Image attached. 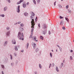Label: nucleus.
Returning a JSON list of instances; mask_svg holds the SVG:
<instances>
[{
  "label": "nucleus",
  "instance_id": "f257e3e1",
  "mask_svg": "<svg viewBox=\"0 0 74 74\" xmlns=\"http://www.w3.org/2000/svg\"><path fill=\"white\" fill-rule=\"evenodd\" d=\"M34 13H33V12H32L30 18L32 19V21L31 22L32 25L31 27L32 29H31V34L29 36V38H32L33 33V31L34 30V25H35V22H34V19H33V18L34 17Z\"/></svg>",
  "mask_w": 74,
  "mask_h": 74
},
{
  "label": "nucleus",
  "instance_id": "f03ea898",
  "mask_svg": "<svg viewBox=\"0 0 74 74\" xmlns=\"http://www.w3.org/2000/svg\"><path fill=\"white\" fill-rule=\"evenodd\" d=\"M23 33H21V32H19L18 34V38L20 40H23Z\"/></svg>",
  "mask_w": 74,
  "mask_h": 74
},
{
  "label": "nucleus",
  "instance_id": "7ed1b4c3",
  "mask_svg": "<svg viewBox=\"0 0 74 74\" xmlns=\"http://www.w3.org/2000/svg\"><path fill=\"white\" fill-rule=\"evenodd\" d=\"M20 5H18V8H17V12H19L20 11Z\"/></svg>",
  "mask_w": 74,
  "mask_h": 74
},
{
  "label": "nucleus",
  "instance_id": "20e7f679",
  "mask_svg": "<svg viewBox=\"0 0 74 74\" xmlns=\"http://www.w3.org/2000/svg\"><path fill=\"white\" fill-rule=\"evenodd\" d=\"M47 27L46 24H43V29H46Z\"/></svg>",
  "mask_w": 74,
  "mask_h": 74
},
{
  "label": "nucleus",
  "instance_id": "39448f33",
  "mask_svg": "<svg viewBox=\"0 0 74 74\" xmlns=\"http://www.w3.org/2000/svg\"><path fill=\"white\" fill-rule=\"evenodd\" d=\"M23 1V0H21L19 2H17V4H21L22 2Z\"/></svg>",
  "mask_w": 74,
  "mask_h": 74
},
{
  "label": "nucleus",
  "instance_id": "423d86ee",
  "mask_svg": "<svg viewBox=\"0 0 74 74\" xmlns=\"http://www.w3.org/2000/svg\"><path fill=\"white\" fill-rule=\"evenodd\" d=\"M64 23V22L63 21H61L60 23V25H61V26H62L63 25V24Z\"/></svg>",
  "mask_w": 74,
  "mask_h": 74
},
{
  "label": "nucleus",
  "instance_id": "0eeeda50",
  "mask_svg": "<svg viewBox=\"0 0 74 74\" xmlns=\"http://www.w3.org/2000/svg\"><path fill=\"white\" fill-rule=\"evenodd\" d=\"M33 39L35 41H38L37 40H36V36H34V38H33Z\"/></svg>",
  "mask_w": 74,
  "mask_h": 74
},
{
  "label": "nucleus",
  "instance_id": "6e6552de",
  "mask_svg": "<svg viewBox=\"0 0 74 74\" xmlns=\"http://www.w3.org/2000/svg\"><path fill=\"white\" fill-rule=\"evenodd\" d=\"M26 48H27V49L28 48V47H29V43H27V45H26Z\"/></svg>",
  "mask_w": 74,
  "mask_h": 74
},
{
  "label": "nucleus",
  "instance_id": "1a4fd4ad",
  "mask_svg": "<svg viewBox=\"0 0 74 74\" xmlns=\"http://www.w3.org/2000/svg\"><path fill=\"white\" fill-rule=\"evenodd\" d=\"M12 41L13 42V43H14V44H16V42H15V40H12Z\"/></svg>",
  "mask_w": 74,
  "mask_h": 74
},
{
  "label": "nucleus",
  "instance_id": "9d476101",
  "mask_svg": "<svg viewBox=\"0 0 74 74\" xmlns=\"http://www.w3.org/2000/svg\"><path fill=\"white\" fill-rule=\"evenodd\" d=\"M24 15L25 16H27V15H28V14H27V12H25L24 13Z\"/></svg>",
  "mask_w": 74,
  "mask_h": 74
},
{
  "label": "nucleus",
  "instance_id": "9b49d317",
  "mask_svg": "<svg viewBox=\"0 0 74 74\" xmlns=\"http://www.w3.org/2000/svg\"><path fill=\"white\" fill-rule=\"evenodd\" d=\"M36 44H34V45L33 46L34 49L36 48Z\"/></svg>",
  "mask_w": 74,
  "mask_h": 74
},
{
  "label": "nucleus",
  "instance_id": "f8f14e48",
  "mask_svg": "<svg viewBox=\"0 0 74 74\" xmlns=\"http://www.w3.org/2000/svg\"><path fill=\"white\" fill-rule=\"evenodd\" d=\"M40 39H41V40H44V39H43V37L42 36H40Z\"/></svg>",
  "mask_w": 74,
  "mask_h": 74
},
{
  "label": "nucleus",
  "instance_id": "ddd939ff",
  "mask_svg": "<svg viewBox=\"0 0 74 74\" xmlns=\"http://www.w3.org/2000/svg\"><path fill=\"white\" fill-rule=\"evenodd\" d=\"M15 49L16 51H18V48H17V47L16 46L15 47Z\"/></svg>",
  "mask_w": 74,
  "mask_h": 74
},
{
  "label": "nucleus",
  "instance_id": "4468645a",
  "mask_svg": "<svg viewBox=\"0 0 74 74\" xmlns=\"http://www.w3.org/2000/svg\"><path fill=\"white\" fill-rule=\"evenodd\" d=\"M7 7H5V8H4V11H6V10H7Z\"/></svg>",
  "mask_w": 74,
  "mask_h": 74
},
{
  "label": "nucleus",
  "instance_id": "2eb2a0df",
  "mask_svg": "<svg viewBox=\"0 0 74 74\" xmlns=\"http://www.w3.org/2000/svg\"><path fill=\"white\" fill-rule=\"evenodd\" d=\"M56 71H57L58 72V71H59V69H58V68L57 67H56Z\"/></svg>",
  "mask_w": 74,
  "mask_h": 74
},
{
  "label": "nucleus",
  "instance_id": "dca6fc26",
  "mask_svg": "<svg viewBox=\"0 0 74 74\" xmlns=\"http://www.w3.org/2000/svg\"><path fill=\"white\" fill-rule=\"evenodd\" d=\"M26 4H23V7L24 8H25L26 7Z\"/></svg>",
  "mask_w": 74,
  "mask_h": 74
},
{
  "label": "nucleus",
  "instance_id": "f3484780",
  "mask_svg": "<svg viewBox=\"0 0 74 74\" xmlns=\"http://www.w3.org/2000/svg\"><path fill=\"white\" fill-rule=\"evenodd\" d=\"M33 2L34 4H36V1H35V0H33Z\"/></svg>",
  "mask_w": 74,
  "mask_h": 74
},
{
  "label": "nucleus",
  "instance_id": "a211bd4d",
  "mask_svg": "<svg viewBox=\"0 0 74 74\" xmlns=\"http://www.w3.org/2000/svg\"><path fill=\"white\" fill-rule=\"evenodd\" d=\"M65 19L67 21V22H69V18H66Z\"/></svg>",
  "mask_w": 74,
  "mask_h": 74
},
{
  "label": "nucleus",
  "instance_id": "6ab92c4d",
  "mask_svg": "<svg viewBox=\"0 0 74 74\" xmlns=\"http://www.w3.org/2000/svg\"><path fill=\"white\" fill-rule=\"evenodd\" d=\"M39 66L40 69H41L42 68V66H41V65L40 64H39Z\"/></svg>",
  "mask_w": 74,
  "mask_h": 74
},
{
  "label": "nucleus",
  "instance_id": "aec40b11",
  "mask_svg": "<svg viewBox=\"0 0 74 74\" xmlns=\"http://www.w3.org/2000/svg\"><path fill=\"white\" fill-rule=\"evenodd\" d=\"M10 34V32H8L7 33V36H8Z\"/></svg>",
  "mask_w": 74,
  "mask_h": 74
},
{
  "label": "nucleus",
  "instance_id": "412c9836",
  "mask_svg": "<svg viewBox=\"0 0 74 74\" xmlns=\"http://www.w3.org/2000/svg\"><path fill=\"white\" fill-rule=\"evenodd\" d=\"M63 63H62L61 64V65L60 67H63Z\"/></svg>",
  "mask_w": 74,
  "mask_h": 74
},
{
  "label": "nucleus",
  "instance_id": "4be33fe9",
  "mask_svg": "<svg viewBox=\"0 0 74 74\" xmlns=\"http://www.w3.org/2000/svg\"><path fill=\"white\" fill-rule=\"evenodd\" d=\"M10 59H11L12 60V55L11 54H10Z\"/></svg>",
  "mask_w": 74,
  "mask_h": 74
},
{
  "label": "nucleus",
  "instance_id": "5701e85b",
  "mask_svg": "<svg viewBox=\"0 0 74 74\" xmlns=\"http://www.w3.org/2000/svg\"><path fill=\"white\" fill-rule=\"evenodd\" d=\"M70 59H71V60H73V57H72V56H70Z\"/></svg>",
  "mask_w": 74,
  "mask_h": 74
},
{
  "label": "nucleus",
  "instance_id": "b1692460",
  "mask_svg": "<svg viewBox=\"0 0 74 74\" xmlns=\"http://www.w3.org/2000/svg\"><path fill=\"white\" fill-rule=\"evenodd\" d=\"M50 56L51 58H52V53H50Z\"/></svg>",
  "mask_w": 74,
  "mask_h": 74
},
{
  "label": "nucleus",
  "instance_id": "393cba45",
  "mask_svg": "<svg viewBox=\"0 0 74 74\" xmlns=\"http://www.w3.org/2000/svg\"><path fill=\"white\" fill-rule=\"evenodd\" d=\"M62 29L63 30H66V28H65V27H62Z\"/></svg>",
  "mask_w": 74,
  "mask_h": 74
},
{
  "label": "nucleus",
  "instance_id": "a878e982",
  "mask_svg": "<svg viewBox=\"0 0 74 74\" xmlns=\"http://www.w3.org/2000/svg\"><path fill=\"white\" fill-rule=\"evenodd\" d=\"M7 44V42H5V44L4 45L5 46Z\"/></svg>",
  "mask_w": 74,
  "mask_h": 74
},
{
  "label": "nucleus",
  "instance_id": "bb28decb",
  "mask_svg": "<svg viewBox=\"0 0 74 74\" xmlns=\"http://www.w3.org/2000/svg\"><path fill=\"white\" fill-rule=\"evenodd\" d=\"M1 16H2V17H4V14H2L1 15Z\"/></svg>",
  "mask_w": 74,
  "mask_h": 74
},
{
  "label": "nucleus",
  "instance_id": "cd10ccee",
  "mask_svg": "<svg viewBox=\"0 0 74 74\" xmlns=\"http://www.w3.org/2000/svg\"><path fill=\"white\" fill-rule=\"evenodd\" d=\"M40 2V0H38L37 3H39Z\"/></svg>",
  "mask_w": 74,
  "mask_h": 74
},
{
  "label": "nucleus",
  "instance_id": "c85d7f7f",
  "mask_svg": "<svg viewBox=\"0 0 74 74\" xmlns=\"http://www.w3.org/2000/svg\"><path fill=\"white\" fill-rule=\"evenodd\" d=\"M69 8V5H67L66 6V9H67V8Z\"/></svg>",
  "mask_w": 74,
  "mask_h": 74
},
{
  "label": "nucleus",
  "instance_id": "c756f323",
  "mask_svg": "<svg viewBox=\"0 0 74 74\" xmlns=\"http://www.w3.org/2000/svg\"><path fill=\"white\" fill-rule=\"evenodd\" d=\"M60 19H62V18H63V17H62L61 16H60Z\"/></svg>",
  "mask_w": 74,
  "mask_h": 74
},
{
  "label": "nucleus",
  "instance_id": "7c9ffc66",
  "mask_svg": "<svg viewBox=\"0 0 74 74\" xmlns=\"http://www.w3.org/2000/svg\"><path fill=\"white\" fill-rule=\"evenodd\" d=\"M20 26H24V25L23 24H20Z\"/></svg>",
  "mask_w": 74,
  "mask_h": 74
},
{
  "label": "nucleus",
  "instance_id": "2f4dec72",
  "mask_svg": "<svg viewBox=\"0 0 74 74\" xmlns=\"http://www.w3.org/2000/svg\"><path fill=\"white\" fill-rule=\"evenodd\" d=\"M52 67H53V66H55V64L54 63L52 64Z\"/></svg>",
  "mask_w": 74,
  "mask_h": 74
},
{
  "label": "nucleus",
  "instance_id": "473e14b6",
  "mask_svg": "<svg viewBox=\"0 0 74 74\" xmlns=\"http://www.w3.org/2000/svg\"><path fill=\"white\" fill-rule=\"evenodd\" d=\"M56 1L55 2H54V5L55 6V5H56Z\"/></svg>",
  "mask_w": 74,
  "mask_h": 74
},
{
  "label": "nucleus",
  "instance_id": "72a5a7b5",
  "mask_svg": "<svg viewBox=\"0 0 74 74\" xmlns=\"http://www.w3.org/2000/svg\"><path fill=\"white\" fill-rule=\"evenodd\" d=\"M59 6L60 8H62V6L60 5H59Z\"/></svg>",
  "mask_w": 74,
  "mask_h": 74
},
{
  "label": "nucleus",
  "instance_id": "f704fd0d",
  "mask_svg": "<svg viewBox=\"0 0 74 74\" xmlns=\"http://www.w3.org/2000/svg\"><path fill=\"white\" fill-rule=\"evenodd\" d=\"M38 26L39 27H41L40 26V23L38 24Z\"/></svg>",
  "mask_w": 74,
  "mask_h": 74
},
{
  "label": "nucleus",
  "instance_id": "c9c22d12",
  "mask_svg": "<svg viewBox=\"0 0 74 74\" xmlns=\"http://www.w3.org/2000/svg\"><path fill=\"white\" fill-rule=\"evenodd\" d=\"M1 66L2 67V68L3 69H4V66L3 65H1Z\"/></svg>",
  "mask_w": 74,
  "mask_h": 74
},
{
  "label": "nucleus",
  "instance_id": "e433bc0d",
  "mask_svg": "<svg viewBox=\"0 0 74 74\" xmlns=\"http://www.w3.org/2000/svg\"><path fill=\"white\" fill-rule=\"evenodd\" d=\"M14 55L15 56H16V53H14Z\"/></svg>",
  "mask_w": 74,
  "mask_h": 74
},
{
  "label": "nucleus",
  "instance_id": "4c0bfd02",
  "mask_svg": "<svg viewBox=\"0 0 74 74\" xmlns=\"http://www.w3.org/2000/svg\"><path fill=\"white\" fill-rule=\"evenodd\" d=\"M21 23V22H18V24H20V23Z\"/></svg>",
  "mask_w": 74,
  "mask_h": 74
},
{
  "label": "nucleus",
  "instance_id": "58836bf2",
  "mask_svg": "<svg viewBox=\"0 0 74 74\" xmlns=\"http://www.w3.org/2000/svg\"><path fill=\"white\" fill-rule=\"evenodd\" d=\"M38 51V49H36V52H37V51Z\"/></svg>",
  "mask_w": 74,
  "mask_h": 74
},
{
  "label": "nucleus",
  "instance_id": "ea45409f",
  "mask_svg": "<svg viewBox=\"0 0 74 74\" xmlns=\"http://www.w3.org/2000/svg\"><path fill=\"white\" fill-rule=\"evenodd\" d=\"M7 30H9V29H10V28L7 27Z\"/></svg>",
  "mask_w": 74,
  "mask_h": 74
},
{
  "label": "nucleus",
  "instance_id": "a19ab883",
  "mask_svg": "<svg viewBox=\"0 0 74 74\" xmlns=\"http://www.w3.org/2000/svg\"><path fill=\"white\" fill-rule=\"evenodd\" d=\"M49 34H51V32L50 31H49Z\"/></svg>",
  "mask_w": 74,
  "mask_h": 74
},
{
  "label": "nucleus",
  "instance_id": "79ce46f5",
  "mask_svg": "<svg viewBox=\"0 0 74 74\" xmlns=\"http://www.w3.org/2000/svg\"><path fill=\"white\" fill-rule=\"evenodd\" d=\"M23 51H24V50H22L21 52H23Z\"/></svg>",
  "mask_w": 74,
  "mask_h": 74
},
{
  "label": "nucleus",
  "instance_id": "37998d69",
  "mask_svg": "<svg viewBox=\"0 0 74 74\" xmlns=\"http://www.w3.org/2000/svg\"><path fill=\"white\" fill-rule=\"evenodd\" d=\"M42 33H43L44 34H45V32H44V31Z\"/></svg>",
  "mask_w": 74,
  "mask_h": 74
},
{
  "label": "nucleus",
  "instance_id": "c03bdc74",
  "mask_svg": "<svg viewBox=\"0 0 74 74\" xmlns=\"http://www.w3.org/2000/svg\"><path fill=\"white\" fill-rule=\"evenodd\" d=\"M37 17H36V19H35V21H37Z\"/></svg>",
  "mask_w": 74,
  "mask_h": 74
},
{
  "label": "nucleus",
  "instance_id": "a18cd8bd",
  "mask_svg": "<svg viewBox=\"0 0 74 74\" xmlns=\"http://www.w3.org/2000/svg\"><path fill=\"white\" fill-rule=\"evenodd\" d=\"M9 3H10V0H8Z\"/></svg>",
  "mask_w": 74,
  "mask_h": 74
},
{
  "label": "nucleus",
  "instance_id": "49530a36",
  "mask_svg": "<svg viewBox=\"0 0 74 74\" xmlns=\"http://www.w3.org/2000/svg\"><path fill=\"white\" fill-rule=\"evenodd\" d=\"M71 52H73V50H71Z\"/></svg>",
  "mask_w": 74,
  "mask_h": 74
},
{
  "label": "nucleus",
  "instance_id": "de8ad7c7",
  "mask_svg": "<svg viewBox=\"0 0 74 74\" xmlns=\"http://www.w3.org/2000/svg\"><path fill=\"white\" fill-rule=\"evenodd\" d=\"M51 64H50V66H49V68H50L51 67Z\"/></svg>",
  "mask_w": 74,
  "mask_h": 74
},
{
  "label": "nucleus",
  "instance_id": "09e8293b",
  "mask_svg": "<svg viewBox=\"0 0 74 74\" xmlns=\"http://www.w3.org/2000/svg\"><path fill=\"white\" fill-rule=\"evenodd\" d=\"M29 4V2H27V5H28V4Z\"/></svg>",
  "mask_w": 74,
  "mask_h": 74
},
{
  "label": "nucleus",
  "instance_id": "8fccbe9b",
  "mask_svg": "<svg viewBox=\"0 0 74 74\" xmlns=\"http://www.w3.org/2000/svg\"><path fill=\"white\" fill-rule=\"evenodd\" d=\"M2 74H4V73L3 72V71H2Z\"/></svg>",
  "mask_w": 74,
  "mask_h": 74
},
{
  "label": "nucleus",
  "instance_id": "3c124183",
  "mask_svg": "<svg viewBox=\"0 0 74 74\" xmlns=\"http://www.w3.org/2000/svg\"><path fill=\"white\" fill-rule=\"evenodd\" d=\"M35 74H37V72H35Z\"/></svg>",
  "mask_w": 74,
  "mask_h": 74
},
{
  "label": "nucleus",
  "instance_id": "603ef678",
  "mask_svg": "<svg viewBox=\"0 0 74 74\" xmlns=\"http://www.w3.org/2000/svg\"><path fill=\"white\" fill-rule=\"evenodd\" d=\"M57 47H59V46L58 45H57Z\"/></svg>",
  "mask_w": 74,
  "mask_h": 74
},
{
  "label": "nucleus",
  "instance_id": "864d4df0",
  "mask_svg": "<svg viewBox=\"0 0 74 74\" xmlns=\"http://www.w3.org/2000/svg\"><path fill=\"white\" fill-rule=\"evenodd\" d=\"M56 52H58V50L57 49H56Z\"/></svg>",
  "mask_w": 74,
  "mask_h": 74
},
{
  "label": "nucleus",
  "instance_id": "5fc2aeb1",
  "mask_svg": "<svg viewBox=\"0 0 74 74\" xmlns=\"http://www.w3.org/2000/svg\"><path fill=\"white\" fill-rule=\"evenodd\" d=\"M23 29L22 28V31H23Z\"/></svg>",
  "mask_w": 74,
  "mask_h": 74
},
{
  "label": "nucleus",
  "instance_id": "6e6d98bb",
  "mask_svg": "<svg viewBox=\"0 0 74 74\" xmlns=\"http://www.w3.org/2000/svg\"><path fill=\"white\" fill-rule=\"evenodd\" d=\"M52 52H53V50H52Z\"/></svg>",
  "mask_w": 74,
  "mask_h": 74
},
{
  "label": "nucleus",
  "instance_id": "4d7b16f0",
  "mask_svg": "<svg viewBox=\"0 0 74 74\" xmlns=\"http://www.w3.org/2000/svg\"><path fill=\"white\" fill-rule=\"evenodd\" d=\"M71 12V11H70V10L69 11V12Z\"/></svg>",
  "mask_w": 74,
  "mask_h": 74
},
{
  "label": "nucleus",
  "instance_id": "13d9d810",
  "mask_svg": "<svg viewBox=\"0 0 74 74\" xmlns=\"http://www.w3.org/2000/svg\"><path fill=\"white\" fill-rule=\"evenodd\" d=\"M63 0H61V1H63Z\"/></svg>",
  "mask_w": 74,
  "mask_h": 74
},
{
  "label": "nucleus",
  "instance_id": "bf43d9fd",
  "mask_svg": "<svg viewBox=\"0 0 74 74\" xmlns=\"http://www.w3.org/2000/svg\"><path fill=\"white\" fill-rule=\"evenodd\" d=\"M11 65H12V64H11Z\"/></svg>",
  "mask_w": 74,
  "mask_h": 74
}]
</instances>
